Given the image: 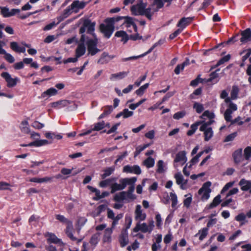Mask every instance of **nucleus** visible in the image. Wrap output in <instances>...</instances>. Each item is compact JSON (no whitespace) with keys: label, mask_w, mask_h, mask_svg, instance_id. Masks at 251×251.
Wrapping results in <instances>:
<instances>
[{"label":"nucleus","mask_w":251,"mask_h":251,"mask_svg":"<svg viewBox=\"0 0 251 251\" xmlns=\"http://www.w3.org/2000/svg\"><path fill=\"white\" fill-rule=\"evenodd\" d=\"M0 54H4V58L7 61L10 63H12L15 61L14 57L10 53L6 52V53H0Z\"/></svg>","instance_id":"052dcab7"},{"label":"nucleus","mask_w":251,"mask_h":251,"mask_svg":"<svg viewBox=\"0 0 251 251\" xmlns=\"http://www.w3.org/2000/svg\"><path fill=\"white\" fill-rule=\"evenodd\" d=\"M246 216L243 213H241L238 215H237L235 219L236 221L238 222H242L241 224V226L243 225L246 222H247V221H246Z\"/></svg>","instance_id":"ea45409f"},{"label":"nucleus","mask_w":251,"mask_h":251,"mask_svg":"<svg viewBox=\"0 0 251 251\" xmlns=\"http://www.w3.org/2000/svg\"><path fill=\"white\" fill-rule=\"evenodd\" d=\"M239 90L237 86H233L230 93V97L232 100H235L237 98V96Z\"/></svg>","instance_id":"a19ab883"},{"label":"nucleus","mask_w":251,"mask_h":251,"mask_svg":"<svg viewBox=\"0 0 251 251\" xmlns=\"http://www.w3.org/2000/svg\"><path fill=\"white\" fill-rule=\"evenodd\" d=\"M123 217V214L120 213L118 214L113 219V222L112 223V228H114L118 223V221Z\"/></svg>","instance_id":"3c124183"},{"label":"nucleus","mask_w":251,"mask_h":251,"mask_svg":"<svg viewBox=\"0 0 251 251\" xmlns=\"http://www.w3.org/2000/svg\"><path fill=\"white\" fill-rule=\"evenodd\" d=\"M243 53H246V54L242 57V61L245 62L251 54V49L244 50L240 54H242Z\"/></svg>","instance_id":"5fc2aeb1"},{"label":"nucleus","mask_w":251,"mask_h":251,"mask_svg":"<svg viewBox=\"0 0 251 251\" xmlns=\"http://www.w3.org/2000/svg\"><path fill=\"white\" fill-rule=\"evenodd\" d=\"M28 125V123L27 121H24L21 122L20 127L22 132L25 133H29L30 130Z\"/></svg>","instance_id":"473e14b6"},{"label":"nucleus","mask_w":251,"mask_h":251,"mask_svg":"<svg viewBox=\"0 0 251 251\" xmlns=\"http://www.w3.org/2000/svg\"><path fill=\"white\" fill-rule=\"evenodd\" d=\"M51 105L52 107L58 108L67 106L70 110H74L77 108V105L74 101L66 100L52 102Z\"/></svg>","instance_id":"7ed1b4c3"},{"label":"nucleus","mask_w":251,"mask_h":251,"mask_svg":"<svg viewBox=\"0 0 251 251\" xmlns=\"http://www.w3.org/2000/svg\"><path fill=\"white\" fill-rule=\"evenodd\" d=\"M137 181V177H126L119 180V184L113 183L111 186V193H114L116 191L124 190L127 185H129L127 191H122L116 194L114 200L116 201H121L124 200L128 201L129 200H134L136 196L133 193L135 190V183Z\"/></svg>","instance_id":"f257e3e1"},{"label":"nucleus","mask_w":251,"mask_h":251,"mask_svg":"<svg viewBox=\"0 0 251 251\" xmlns=\"http://www.w3.org/2000/svg\"><path fill=\"white\" fill-rule=\"evenodd\" d=\"M202 122L201 124V126L200 127V130H204L205 128H209V126L214 122V121L212 119H210L208 122H205L203 121H201Z\"/></svg>","instance_id":"37998d69"},{"label":"nucleus","mask_w":251,"mask_h":251,"mask_svg":"<svg viewBox=\"0 0 251 251\" xmlns=\"http://www.w3.org/2000/svg\"><path fill=\"white\" fill-rule=\"evenodd\" d=\"M10 48L15 52L18 53H25V48L24 47H20L16 42H11L10 43Z\"/></svg>","instance_id":"aec40b11"},{"label":"nucleus","mask_w":251,"mask_h":251,"mask_svg":"<svg viewBox=\"0 0 251 251\" xmlns=\"http://www.w3.org/2000/svg\"><path fill=\"white\" fill-rule=\"evenodd\" d=\"M122 113L123 114V118H127L129 117H131L133 114V112L131 111H129L128 109H124L122 111Z\"/></svg>","instance_id":"338daca9"},{"label":"nucleus","mask_w":251,"mask_h":251,"mask_svg":"<svg viewBox=\"0 0 251 251\" xmlns=\"http://www.w3.org/2000/svg\"><path fill=\"white\" fill-rule=\"evenodd\" d=\"M232 112L229 110V109H226L224 113V118L226 121L227 122H231L232 121L231 118V114Z\"/></svg>","instance_id":"13d9d810"},{"label":"nucleus","mask_w":251,"mask_h":251,"mask_svg":"<svg viewBox=\"0 0 251 251\" xmlns=\"http://www.w3.org/2000/svg\"><path fill=\"white\" fill-rule=\"evenodd\" d=\"M115 57V55H109L108 53L104 52L101 55L98 61V63L101 64L107 63L110 60L113 59Z\"/></svg>","instance_id":"2eb2a0df"},{"label":"nucleus","mask_w":251,"mask_h":251,"mask_svg":"<svg viewBox=\"0 0 251 251\" xmlns=\"http://www.w3.org/2000/svg\"><path fill=\"white\" fill-rule=\"evenodd\" d=\"M128 72H122L117 74H113L111 75L110 79H113V78L122 79L127 75Z\"/></svg>","instance_id":"c9c22d12"},{"label":"nucleus","mask_w":251,"mask_h":251,"mask_svg":"<svg viewBox=\"0 0 251 251\" xmlns=\"http://www.w3.org/2000/svg\"><path fill=\"white\" fill-rule=\"evenodd\" d=\"M115 168L113 167H108L103 170V174L101 175L102 179H104L106 177L110 176L114 171Z\"/></svg>","instance_id":"2f4dec72"},{"label":"nucleus","mask_w":251,"mask_h":251,"mask_svg":"<svg viewBox=\"0 0 251 251\" xmlns=\"http://www.w3.org/2000/svg\"><path fill=\"white\" fill-rule=\"evenodd\" d=\"M112 233V228H106L104 231L103 236L104 242H110L111 241V235Z\"/></svg>","instance_id":"e433bc0d"},{"label":"nucleus","mask_w":251,"mask_h":251,"mask_svg":"<svg viewBox=\"0 0 251 251\" xmlns=\"http://www.w3.org/2000/svg\"><path fill=\"white\" fill-rule=\"evenodd\" d=\"M237 132H233V133L228 135L224 139V142H228L232 141L234 139V138L237 136Z\"/></svg>","instance_id":"603ef678"},{"label":"nucleus","mask_w":251,"mask_h":251,"mask_svg":"<svg viewBox=\"0 0 251 251\" xmlns=\"http://www.w3.org/2000/svg\"><path fill=\"white\" fill-rule=\"evenodd\" d=\"M66 233L67 235L72 240V241H76L77 240L76 238L74 237L72 232L71 228L68 226L66 228Z\"/></svg>","instance_id":"0e129e2a"},{"label":"nucleus","mask_w":251,"mask_h":251,"mask_svg":"<svg viewBox=\"0 0 251 251\" xmlns=\"http://www.w3.org/2000/svg\"><path fill=\"white\" fill-rule=\"evenodd\" d=\"M123 172L127 173H134L136 175H140L142 172L140 167L137 165L133 166L126 165L123 168Z\"/></svg>","instance_id":"9d476101"},{"label":"nucleus","mask_w":251,"mask_h":251,"mask_svg":"<svg viewBox=\"0 0 251 251\" xmlns=\"http://www.w3.org/2000/svg\"><path fill=\"white\" fill-rule=\"evenodd\" d=\"M159 43V42H157V43H155L152 46V47L151 48L148 50V51H147L145 53H143V54H142L141 55H138V56H130V57H127V58H123L122 59V61H123V62H125V61H129V60H132L137 59L139 58L140 57H143V56H145L146 55H147V54L150 53L156 47H157L158 46V44Z\"/></svg>","instance_id":"ddd939ff"},{"label":"nucleus","mask_w":251,"mask_h":251,"mask_svg":"<svg viewBox=\"0 0 251 251\" xmlns=\"http://www.w3.org/2000/svg\"><path fill=\"white\" fill-rule=\"evenodd\" d=\"M186 161L187 158L186 156V152L185 151H181L176 154L174 162H181V165H183L186 163Z\"/></svg>","instance_id":"dca6fc26"},{"label":"nucleus","mask_w":251,"mask_h":251,"mask_svg":"<svg viewBox=\"0 0 251 251\" xmlns=\"http://www.w3.org/2000/svg\"><path fill=\"white\" fill-rule=\"evenodd\" d=\"M156 166L157 169L156 172L158 173H163L164 172V162L162 160H159L157 163Z\"/></svg>","instance_id":"de8ad7c7"},{"label":"nucleus","mask_w":251,"mask_h":251,"mask_svg":"<svg viewBox=\"0 0 251 251\" xmlns=\"http://www.w3.org/2000/svg\"><path fill=\"white\" fill-rule=\"evenodd\" d=\"M0 75L5 80L7 83V85L8 87H13L15 86L18 81V78H12L11 75L7 72H3Z\"/></svg>","instance_id":"6e6552de"},{"label":"nucleus","mask_w":251,"mask_h":251,"mask_svg":"<svg viewBox=\"0 0 251 251\" xmlns=\"http://www.w3.org/2000/svg\"><path fill=\"white\" fill-rule=\"evenodd\" d=\"M171 199L172 201V206L175 207L177 203V196L175 193H170Z\"/></svg>","instance_id":"bf43d9fd"},{"label":"nucleus","mask_w":251,"mask_h":251,"mask_svg":"<svg viewBox=\"0 0 251 251\" xmlns=\"http://www.w3.org/2000/svg\"><path fill=\"white\" fill-rule=\"evenodd\" d=\"M219 71L220 69H218L215 71L212 72L210 74L209 78L205 79V82L214 81V83H217L219 81V79H216L219 77V74L217 73V72Z\"/></svg>","instance_id":"a878e982"},{"label":"nucleus","mask_w":251,"mask_h":251,"mask_svg":"<svg viewBox=\"0 0 251 251\" xmlns=\"http://www.w3.org/2000/svg\"><path fill=\"white\" fill-rule=\"evenodd\" d=\"M115 36L117 37H121V41L123 42L124 43H126L129 40V36L127 34L126 31L123 30L117 31Z\"/></svg>","instance_id":"393cba45"},{"label":"nucleus","mask_w":251,"mask_h":251,"mask_svg":"<svg viewBox=\"0 0 251 251\" xmlns=\"http://www.w3.org/2000/svg\"><path fill=\"white\" fill-rule=\"evenodd\" d=\"M56 219H57L60 222L66 224H70L72 225V222H71L68 219L66 218L63 215H61L60 214H57L55 216Z\"/></svg>","instance_id":"09e8293b"},{"label":"nucleus","mask_w":251,"mask_h":251,"mask_svg":"<svg viewBox=\"0 0 251 251\" xmlns=\"http://www.w3.org/2000/svg\"><path fill=\"white\" fill-rule=\"evenodd\" d=\"M238 184L241 186V190L243 191H247L251 188V180H247L245 178H242Z\"/></svg>","instance_id":"a211bd4d"},{"label":"nucleus","mask_w":251,"mask_h":251,"mask_svg":"<svg viewBox=\"0 0 251 251\" xmlns=\"http://www.w3.org/2000/svg\"><path fill=\"white\" fill-rule=\"evenodd\" d=\"M230 57H231L230 55L229 54L224 56L223 57H222L221 59H220L218 61L217 63L216 64V66H219L224 64V63L228 61L230 58Z\"/></svg>","instance_id":"8fccbe9b"},{"label":"nucleus","mask_w":251,"mask_h":251,"mask_svg":"<svg viewBox=\"0 0 251 251\" xmlns=\"http://www.w3.org/2000/svg\"><path fill=\"white\" fill-rule=\"evenodd\" d=\"M104 24H101L100 25V31L104 34V35L107 38H109L112 34L114 30V25L111 23H108L106 21V19H105Z\"/></svg>","instance_id":"20e7f679"},{"label":"nucleus","mask_w":251,"mask_h":251,"mask_svg":"<svg viewBox=\"0 0 251 251\" xmlns=\"http://www.w3.org/2000/svg\"><path fill=\"white\" fill-rule=\"evenodd\" d=\"M146 7L147 3H144L143 0H139L138 3L131 6L130 10L134 15H145L149 20H151L152 16L157 12L154 11L155 9L154 6H151V1L150 6L148 8Z\"/></svg>","instance_id":"f03ea898"},{"label":"nucleus","mask_w":251,"mask_h":251,"mask_svg":"<svg viewBox=\"0 0 251 251\" xmlns=\"http://www.w3.org/2000/svg\"><path fill=\"white\" fill-rule=\"evenodd\" d=\"M31 126L35 128L40 129L44 126V125L37 121H35L33 122V123L31 125Z\"/></svg>","instance_id":"774afa93"},{"label":"nucleus","mask_w":251,"mask_h":251,"mask_svg":"<svg viewBox=\"0 0 251 251\" xmlns=\"http://www.w3.org/2000/svg\"><path fill=\"white\" fill-rule=\"evenodd\" d=\"M46 236L48 237V241L49 242L55 244H63L61 240L53 233L48 232Z\"/></svg>","instance_id":"b1692460"},{"label":"nucleus","mask_w":251,"mask_h":251,"mask_svg":"<svg viewBox=\"0 0 251 251\" xmlns=\"http://www.w3.org/2000/svg\"><path fill=\"white\" fill-rule=\"evenodd\" d=\"M124 16H117L116 17L108 18H106V21L108 23H111L113 25L115 22H117L122 19H124Z\"/></svg>","instance_id":"c03bdc74"},{"label":"nucleus","mask_w":251,"mask_h":251,"mask_svg":"<svg viewBox=\"0 0 251 251\" xmlns=\"http://www.w3.org/2000/svg\"><path fill=\"white\" fill-rule=\"evenodd\" d=\"M201 131L203 132L205 141H208L213 136V131L211 127L205 128L204 130Z\"/></svg>","instance_id":"c85d7f7f"},{"label":"nucleus","mask_w":251,"mask_h":251,"mask_svg":"<svg viewBox=\"0 0 251 251\" xmlns=\"http://www.w3.org/2000/svg\"><path fill=\"white\" fill-rule=\"evenodd\" d=\"M86 27L82 25V26L79 29V33L81 34L82 35L80 38V41L81 42H84L86 40L85 35L84 34H83L86 31Z\"/></svg>","instance_id":"e2e57ef3"},{"label":"nucleus","mask_w":251,"mask_h":251,"mask_svg":"<svg viewBox=\"0 0 251 251\" xmlns=\"http://www.w3.org/2000/svg\"><path fill=\"white\" fill-rule=\"evenodd\" d=\"M135 213V219L136 220L139 219L143 221L146 219V215L145 213H142L141 206L140 205H137L136 206Z\"/></svg>","instance_id":"5701e85b"},{"label":"nucleus","mask_w":251,"mask_h":251,"mask_svg":"<svg viewBox=\"0 0 251 251\" xmlns=\"http://www.w3.org/2000/svg\"><path fill=\"white\" fill-rule=\"evenodd\" d=\"M233 157L235 163L238 164L242 162L243 160L242 149L235 151L233 153Z\"/></svg>","instance_id":"412c9836"},{"label":"nucleus","mask_w":251,"mask_h":251,"mask_svg":"<svg viewBox=\"0 0 251 251\" xmlns=\"http://www.w3.org/2000/svg\"><path fill=\"white\" fill-rule=\"evenodd\" d=\"M244 152L245 158L246 160H248L251 156V147H247L245 149Z\"/></svg>","instance_id":"4d7b16f0"},{"label":"nucleus","mask_w":251,"mask_h":251,"mask_svg":"<svg viewBox=\"0 0 251 251\" xmlns=\"http://www.w3.org/2000/svg\"><path fill=\"white\" fill-rule=\"evenodd\" d=\"M57 91L54 88H50L44 92L41 96L42 98H45L56 95Z\"/></svg>","instance_id":"cd10ccee"},{"label":"nucleus","mask_w":251,"mask_h":251,"mask_svg":"<svg viewBox=\"0 0 251 251\" xmlns=\"http://www.w3.org/2000/svg\"><path fill=\"white\" fill-rule=\"evenodd\" d=\"M87 2L84 1H79L78 0H74L70 5L71 9L73 10L74 12L77 13L79 10L83 9L86 5Z\"/></svg>","instance_id":"1a4fd4ad"},{"label":"nucleus","mask_w":251,"mask_h":251,"mask_svg":"<svg viewBox=\"0 0 251 251\" xmlns=\"http://www.w3.org/2000/svg\"><path fill=\"white\" fill-rule=\"evenodd\" d=\"M140 231H141L142 232L146 233L149 232V233H151L154 227L153 222L152 221L151 222L149 226L146 223H143L140 224Z\"/></svg>","instance_id":"4be33fe9"},{"label":"nucleus","mask_w":251,"mask_h":251,"mask_svg":"<svg viewBox=\"0 0 251 251\" xmlns=\"http://www.w3.org/2000/svg\"><path fill=\"white\" fill-rule=\"evenodd\" d=\"M175 178L176 180V183L178 185H180L182 189H184V185L187 183V180H184L183 176L180 172H178L175 174Z\"/></svg>","instance_id":"f3484780"},{"label":"nucleus","mask_w":251,"mask_h":251,"mask_svg":"<svg viewBox=\"0 0 251 251\" xmlns=\"http://www.w3.org/2000/svg\"><path fill=\"white\" fill-rule=\"evenodd\" d=\"M95 22H92L90 19H86L83 22V25L87 29V32L89 34H92L95 37V34L94 33L95 30Z\"/></svg>","instance_id":"f8f14e48"},{"label":"nucleus","mask_w":251,"mask_h":251,"mask_svg":"<svg viewBox=\"0 0 251 251\" xmlns=\"http://www.w3.org/2000/svg\"><path fill=\"white\" fill-rule=\"evenodd\" d=\"M105 127V122L104 121H101L100 122H98L94 125L93 130L95 131H100Z\"/></svg>","instance_id":"79ce46f5"},{"label":"nucleus","mask_w":251,"mask_h":251,"mask_svg":"<svg viewBox=\"0 0 251 251\" xmlns=\"http://www.w3.org/2000/svg\"><path fill=\"white\" fill-rule=\"evenodd\" d=\"M1 14L4 17H9L10 10L6 7H0Z\"/></svg>","instance_id":"6e6d98bb"},{"label":"nucleus","mask_w":251,"mask_h":251,"mask_svg":"<svg viewBox=\"0 0 251 251\" xmlns=\"http://www.w3.org/2000/svg\"><path fill=\"white\" fill-rule=\"evenodd\" d=\"M99 236V234L98 233L93 235L91 238L90 243L92 245H96L98 243Z\"/></svg>","instance_id":"69168bd1"},{"label":"nucleus","mask_w":251,"mask_h":251,"mask_svg":"<svg viewBox=\"0 0 251 251\" xmlns=\"http://www.w3.org/2000/svg\"><path fill=\"white\" fill-rule=\"evenodd\" d=\"M221 198V197L220 195H218L215 197L212 202L207 206V208L212 209L218 205L222 201Z\"/></svg>","instance_id":"c756f323"},{"label":"nucleus","mask_w":251,"mask_h":251,"mask_svg":"<svg viewBox=\"0 0 251 251\" xmlns=\"http://www.w3.org/2000/svg\"><path fill=\"white\" fill-rule=\"evenodd\" d=\"M201 124H202V122L198 121V122H196L195 123L192 124L190 127L191 129L187 131V135L188 136L192 135L195 132V131L197 130V129H198V126L199 125H201Z\"/></svg>","instance_id":"7c9ffc66"},{"label":"nucleus","mask_w":251,"mask_h":251,"mask_svg":"<svg viewBox=\"0 0 251 251\" xmlns=\"http://www.w3.org/2000/svg\"><path fill=\"white\" fill-rule=\"evenodd\" d=\"M241 38L240 41L243 44L246 43L249 41H251V29L250 28L242 31L241 33Z\"/></svg>","instance_id":"9b49d317"},{"label":"nucleus","mask_w":251,"mask_h":251,"mask_svg":"<svg viewBox=\"0 0 251 251\" xmlns=\"http://www.w3.org/2000/svg\"><path fill=\"white\" fill-rule=\"evenodd\" d=\"M211 185V182L207 181L204 183L201 188L199 189L198 193L199 195H202L201 198L202 201L207 200L209 199L211 192V189H210Z\"/></svg>","instance_id":"423d86ee"},{"label":"nucleus","mask_w":251,"mask_h":251,"mask_svg":"<svg viewBox=\"0 0 251 251\" xmlns=\"http://www.w3.org/2000/svg\"><path fill=\"white\" fill-rule=\"evenodd\" d=\"M194 17H183L178 22L177 26L179 27L182 30L193 20Z\"/></svg>","instance_id":"4468645a"},{"label":"nucleus","mask_w":251,"mask_h":251,"mask_svg":"<svg viewBox=\"0 0 251 251\" xmlns=\"http://www.w3.org/2000/svg\"><path fill=\"white\" fill-rule=\"evenodd\" d=\"M146 100L145 99H142L141 100L139 101L136 103L130 104L129 105V108L130 109H131V110H134L137 107H138L139 106H140L141 104H142L144 102H145L146 101Z\"/></svg>","instance_id":"680f3d73"},{"label":"nucleus","mask_w":251,"mask_h":251,"mask_svg":"<svg viewBox=\"0 0 251 251\" xmlns=\"http://www.w3.org/2000/svg\"><path fill=\"white\" fill-rule=\"evenodd\" d=\"M124 19H125V23L126 24V27H129L130 25H133L135 23H134V19L133 18L128 16H124Z\"/></svg>","instance_id":"864d4df0"},{"label":"nucleus","mask_w":251,"mask_h":251,"mask_svg":"<svg viewBox=\"0 0 251 251\" xmlns=\"http://www.w3.org/2000/svg\"><path fill=\"white\" fill-rule=\"evenodd\" d=\"M143 164L148 168L152 167L154 165V159L151 157H149L144 161Z\"/></svg>","instance_id":"4c0bfd02"},{"label":"nucleus","mask_w":251,"mask_h":251,"mask_svg":"<svg viewBox=\"0 0 251 251\" xmlns=\"http://www.w3.org/2000/svg\"><path fill=\"white\" fill-rule=\"evenodd\" d=\"M84 42L78 45L75 50L76 56L79 57L84 54L86 51V48L84 44Z\"/></svg>","instance_id":"bb28decb"},{"label":"nucleus","mask_w":251,"mask_h":251,"mask_svg":"<svg viewBox=\"0 0 251 251\" xmlns=\"http://www.w3.org/2000/svg\"><path fill=\"white\" fill-rule=\"evenodd\" d=\"M151 1V6H154V11L158 12L160 8H162L164 5V2L167 3L166 6H169L173 0H149Z\"/></svg>","instance_id":"0eeeda50"},{"label":"nucleus","mask_w":251,"mask_h":251,"mask_svg":"<svg viewBox=\"0 0 251 251\" xmlns=\"http://www.w3.org/2000/svg\"><path fill=\"white\" fill-rule=\"evenodd\" d=\"M113 107L112 106H106L105 107L104 109V112L103 113H102L99 117V119L100 120L101 119L103 118L104 117H106V116L110 114L111 112L113 111Z\"/></svg>","instance_id":"72a5a7b5"},{"label":"nucleus","mask_w":251,"mask_h":251,"mask_svg":"<svg viewBox=\"0 0 251 251\" xmlns=\"http://www.w3.org/2000/svg\"><path fill=\"white\" fill-rule=\"evenodd\" d=\"M208 230L207 227L203 228L202 230L199 231V233L196 235V236L200 235L199 239L201 241L207 236Z\"/></svg>","instance_id":"58836bf2"},{"label":"nucleus","mask_w":251,"mask_h":251,"mask_svg":"<svg viewBox=\"0 0 251 251\" xmlns=\"http://www.w3.org/2000/svg\"><path fill=\"white\" fill-rule=\"evenodd\" d=\"M98 39L95 38L94 39H89L86 42L88 54L94 55L100 51V50L97 48Z\"/></svg>","instance_id":"39448f33"},{"label":"nucleus","mask_w":251,"mask_h":251,"mask_svg":"<svg viewBox=\"0 0 251 251\" xmlns=\"http://www.w3.org/2000/svg\"><path fill=\"white\" fill-rule=\"evenodd\" d=\"M119 242L122 248L125 247L128 244V235L126 230L121 233L119 237Z\"/></svg>","instance_id":"6ab92c4d"},{"label":"nucleus","mask_w":251,"mask_h":251,"mask_svg":"<svg viewBox=\"0 0 251 251\" xmlns=\"http://www.w3.org/2000/svg\"><path fill=\"white\" fill-rule=\"evenodd\" d=\"M193 108L196 110L198 113H201L204 110L203 105L197 102L194 103L193 105Z\"/></svg>","instance_id":"a18cd8bd"},{"label":"nucleus","mask_w":251,"mask_h":251,"mask_svg":"<svg viewBox=\"0 0 251 251\" xmlns=\"http://www.w3.org/2000/svg\"><path fill=\"white\" fill-rule=\"evenodd\" d=\"M149 86V83H146L145 84L140 87L138 90L136 91V94L138 96H142L144 93L145 90L148 88Z\"/></svg>","instance_id":"49530a36"},{"label":"nucleus","mask_w":251,"mask_h":251,"mask_svg":"<svg viewBox=\"0 0 251 251\" xmlns=\"http://www.w3.org/2000/svg\"><path fill=\"white\" fill-rule=\"evenodd\" d=\"M71 6H69L63 11L62 15L59 17L60 18V21L63 20L65 18H67L73 12H74L73 10L71 9Z\"/></svg>","instance_id":"f704fd0d"}]
</instances>
